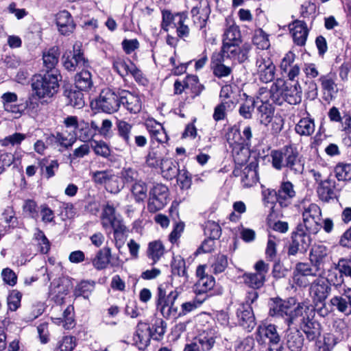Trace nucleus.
Returning <instances> with one entry per match:
<instances>
[{
	"mask_svg": "<svg viewBox=\"0 0 351 351\" xmlns=\"http://www.w3.org/2000/svg\"><path fill=\"white\" fill-rule=\"evenodd\" d=\"M206 295L201 298H195L191 301L186 302L182 304L181 310L179 312V316H184L189 313L197 308L206 300Z\"/></svg>",
	"mask_w": 351,
	"mask_h": 351,
	"instance_id": "nucleus-45",
	"label": "nucleus"
},
{
	"mask_svg": "<svg viewBox=\"0 0 351 351\" xmlns=\"http://www.w3.org/2000/svg\"><path fill=\"white\" fill-rule=\"evenodd\" d=\"M324 274V269H322L315 263H298L296 264L293 271V281L299 287H306L308 285L306 279L308 276L319 277Z\"/></svg>",
	"mask_w": 351,
	"mask_h": 351,
	"instance_id": "nucleus-10",
	"label": "nucleus"
},
{
	"mask_svg": "<svg viewBox=\"0 0 351 351\" xmlns=\"http://www.w3.org/2000/svg\"><path fill=\"white\" fill-rule=\"evenodd\" d=\"M152 335V330L149 325L140 322L137 325L134 340L139 349L143 350L149 346Z\"/></svg>",
	"mask_w": 351,
	"mask_h": 351,
	"instance_id": "nucleus-17",
	"label": "nucleus"
},
{
	"mask_svg": "<svg viewBox=\"0 0 351 351\" xmlns=\"http://www.w3.org/2000/svg\"><path fill=\"white\" fill-rule=\"evenodd\" d=\"M160 167L163 174V177L169 180L176 178L180 171L178 163L168 158L162 160L161 166Z\"/></svg>",
	"mask_w": 351,
	"mask_h": 351,
	"instance_id": "nucleus-32",
	"label": "nucleus"
},
{
	"mask_svg": "<svg viewBox=\"0 0 351 351\" xmlns=\"http://www.w3.org/2000/svg\"><path fill=\"white\" fill-rule=\"evenodd\" d=\"M152 330V338L156 340L160 339L165 334L166 324L162 320H158L151 328Z\"/></svg>",
	"mask_w": 351,
	"mask_h": 351,
	"instance_id": "nucleus-61",
	"label": "nucleus"
},
{
	"mask_svg": "<svg viewBox=\"0 0 351 351\" xmlns=\"http://www.w3.org/2000/svg\"><path fill=\"white\" fill-rule=\"evenodd\" d=\"M238 322L243 328L250 331L256 325L252 308L248 304H241L237 311Z\"/></svg>",
	"mask_w": 351,
	"mask_h": 351,
	"instance_id": "nucleus-16",
	"label": "nucleus"
},
{
	"mask_svg": "<svg viewBox=\"0 0 351 351\" xmlns=\"http://www.w3.org/2000/svg\"><path fill=\"white\" fill-rule=\"evenodd\" d=\"M168 187L162 183L155 184L149 192L147 210L152 213L162 209L167 204Z\"/></svg>",
	"mask_w": 351,
	"mask_h": 351,
	"instance_id": "nucleus-11",
	"label": "nucleus"
},
{
	"mask_svg": "<svg viewBox=\"0 0 351 351\" xmlns=\"http://www.w3.org/2000/svg\"><path fill=\"white\" fill-rule=\"evenodd\" d=\"M117 129L118 136L123 141L125 145L130 149L134 148V145L143 147L147 145V141L145 136L142 135H134V143L132 140V125L123 120L117 121Z\"/></svg>",
	"mask_w": 351,
	"mask_h": 351,
	"instance_id": "nucleus-13",
	"label": "nucleus"
},
{
	"mask_svg": "<svg viewBox=\"0 0 351 351\" xmlns=\"http://www.w3.org/2000/svg\"><path fill=\"white\" fill-rule=\"evenodd\" d=\"M73 59L75 60V65H78L79 67H87L88 66V61L85 58L83 51L78 47L76 48V45L73 46Z\"/></svg>",
	"mask_w": 351,
	"mask_h": 351,
	"instance_id": "nucleus-60",
	"label": "nucleus"
},
{
	"mask_svg": "<svg viewBox=\"0 0 351 351\" xmlns=\"http://www.w3.org/2000/svg\"><path fill=\"white\" fill-rule=\"evenodd\" d=\"M256 339L259 343H267L269 351H282L280 337L274 324L259 326L256 330Z\"/></svg>",
	"mask_w": 351,
	"mask_h": 351,
	"instance_id": "nucleus-8",
	"label": "nucleus"
},
{
	"mask_svg": "<svg viewBox=\"0 0 351 351\" xmlns=\"http://www.w3.org/2000/svg\"><path fill=\"white\" fill-rule=\"evenodd\" d=\"M75 346V338L71 336H66L59 341L56 351H73Z\"/></svg>",
	"mask_w": 351,
	"mask_h": 351,
	"instance_id": "nucleus-59",
	"label": "nucleus"
},
{
	"mask_svg": "<svg viewBox=\"0 0 351 351\" xmlns=\"http://www.w3.org/2000/svg\"><path fill=\"white\" fill-rule=\"evenodd\" d=\"M110 249L109 247H104L98 251L95 257L92 260L93 265L98 270L106 268L110 263Z\"/></svg>",
	"mask_w": 351,
	"mask_h": 351,
	"instance_id": "nucleus-34",
	"label": "nucleus"
},
{
	"mask_svg": "<svg viewBox=\"0 0 351 351\" xmlns=\"http://www.w3.org/2000/svg\"><path fill=\"white\" fill-rule=\"evenodd\" d=\"M334 171L338 181H351V163L338 162Z\"/></svg>",
	"mask_w": 351,
	"mask_h": 351,
	"instance_id": "nucleus-37",
	"label": "nucleus"
},
{
	"mask_svg": "<svg viewBox=\"0 0 351 351\" xmlns=\"http://www.w3.org/2000/svg\"><path fill=\"white\" fill-rule=\"evenodd\" d=\"M275 71L276 66L269 59H262L258 65L259 80L263 83L271 82L275 77Z\"/></svg>",
	"mask_w": 351,
	"mask_h": 351,
	"instance_id": "nucleus-27",
	"label": "nucleus"
},
{
	"mask_svg": "<svg viewBox=\"0 0 351 351\" xmlns=\"http://www.w3.org/2000/svg\"><path fill=\"white\" fill-rule=\"evenodd\" d=\"M177 14L178 13L173 14L169 10H166L162 12V21L161 23V27L164 31L168 32V27L171 25H173L174 27H177L178 23L176 22V18L179 19V16Z\"/></svg>",
	"mask_w": 351,
	"mask_h": 351,
	"instance_id": "nucleus-51",
	"label": "nucleus"
},
{
	"mask_svg": "<svg viewBox=\"0 0 351 351\" xmlns=\"http://www.w3.org/2000/svg\"><path fill=\"white\" fill-rule=\"evenodd\" d=\"M319 81L321 83L322 88L324 90L327 91L329 93H332L335 92V88L337 86L335 81L327 75H322L319 78Z\"/></svg>",
	"mask_w": 351,
	"mask_h": 351,
	"instance_id": "nucleus-63",
	"label": "nucleus"
},
{
	"mask_svg": "<svg viewBox=\"0 0 351 351\" xmlns=\"http://www.w3.org/2000/svg\"><path fill=\"white\" fill-rule=\"evenodd\" d=\"M272 193L276 196V201L282 206L283 201L293 197L295 192L293 190V184L290 181L282 182L278 191H269V194Z\"/></svg>",
	"mask_w": 351,
	"mask_h": 351,
	"instance_id": "nucleus-26",
	"label": "nucleus"
},
{
	"mask_svg": "<svg viewBox=\"0 0 351 351\" xmlns=\"http://www.w3.org/2000/svg\"><path fill=\"white\" fill-rule=\"evenodd\" d=\"M56 21L58 30L62 35H69L75 27L71 14L66 10L57 14Z\"/></svg>",
	"mask_w": 351,
	"mask_h": 351,
	"instance_id": "nucleus-20",
	"label": "nucleus"
},
{
	"mask_svg": "<svg viewBox=\"0 0 351 351\" xmlns=\"http://www.w3.org/2000/svg\"><path fill=\"white\" fill-rule=\"evenodd\" d=\"M165 252V247L162 243H149L147 256L153 261L152 264H155L164 255Z\"/></svg>",
	"mask_w": 351,
	"mask_h": 351,
	"instance_id": "nucleus-41",
	"label": "nucleus"
},
{
	"mask_svg": "<svg viewBox=\"0 0 351 351\" xmlns=\"http://www.w3.org/2000/svg\"><path fill=\"white\" fill-rule=\"evenodd\" d=\"M132 66H136L134 63L128 60V62L122 59H118L113 62L112 67L121 76L131 74Z\"/></svg>",
	"mask_w": 351,
	"mask_h": 351,
	"instance_id": "nucleus-42",
	"label": "nucleus"
},
{
	"mask_svg": "<svg viewBox=\"0 0 351 351\" xmlns=\"http://www.w3.org/2000/svg\"><path fill=\"white\" fill-rule=\"evenodd\" d=\"M48 163V160L43 158L38 161V167L40 169V174L47 179H49L55 176V171L59 168V163L57 160H51Z\"/></svg>",
	"mask_w": 351,
	"mask_h": 351,
	"instance_id": "nucleus-35",
	"label": "nucleus"
},
{
	"mask_svg": "<svg viewBox=\"0 0 351 351\" xmlns=\"http://www.w3.org/2000/svg\"><path fill=\"white\" fill-rule=\"evenodd\" d=\"M243 96L245 97V100L242 104H241L239 112L244 119H250L252 117V112L255 108L256 101L254 97L247 95L246 93H244Z\"/></svg>",
	"mask_w": 351,
	"mask_h": 351,
	"instance_id": "nucleus-40",
	"label": "nucleus"
},
{
	"mask_svg": "<svg viewBox=\"0 0 351 351\" xmlns=\"http://www.w3.org/2000/svg\"><path fill=\"white\" fill-rule=\"evenodd\" d=\"M271 157L272 166L276 170L286 167L294 174H302L304 171L302 156H300L298 148L292 144L285 145L280 149L272 150Z\"/></svg>",
	"mask_w": 351,
	"mask_h": 351,
	"instance_id": "nucleus-2",
	"label": "nucleus"
},
{
	"mask_svg": "<svg viewBox=\"0 0 351 351\" xmlns=\"http://www.w3.org/2000/svg\"><path fill=\"white\" fill-rule=\"evenodd\" d=\"M60 55V50L58 46H53L43 52V66L45 72L60 75V71L56 69L59 62Z\"/></svg>",
	"mask_w": 351,
	"mask_h": 351,
	"instance_id": "nucleus-14",
	"label": "nucleus"
},
{
	"mask_svg": "<svg viewBox=\"0 0 351 351\" xmlns=\"http://www.w3.org/2000/svg\"><path fill=\"white\" fill-rule=\"evenodd\" d=\"M95 289V282L83 280L77 284L74 289L73 294L77 297H82L88 300Z\"/></svg>",
	"mask_w": 351,
	"mask_h": 351,
	"instance_id": "nucleus-36",
	"label": "nucleus"
},
{
	"mask_svg": "<svg viewBox=\"0 0 351 351\" xmlns=\"http://www.w3.org/2000/svg\"><path fill=\"white\" fill-rule=\"evenodd\" d=\"M121 178L124 184H133L138 180V173L133 168L124 167L121 172Z\"/></svg>",
	"mask_w": 351,
	"mask_h": 351,
	"instance_id": "nucleus-54",
	"label": "nucleus"
},
{
	"mask_svg": "<svg viewBox=\"0 0 351 351\" xmlns=\"http://www.w3.org/2000/svg\"><path fill=\"white\" fill-rule=\"evenodd\" d=\"M61 75L45 72L36 74L32 78V88L38 98L51 97L58 93Z\"/></svg>",
	"mask_w": 351,
	"mask_h": 351,
	"instance_id": "nucleus-6",
	"label": "nucleus"
},
{
	"mask_svg": "<svg viewBox=\"0 0 351 351\" xmlns=\"http://www.w3.org/2000/svg\"><path fill=\"white\" fill-rule=\"evenodd\" d=\"M176 178L177 182L182 190H187L191 188L192 177L191 174L186 169L180 170Z\"/></svg>",
	"mask_w": 351,
	"mask_h": 351,
	"instance_id": "nucleus-50",
	"label": "nucleus"
},
{
	"mask_svg": "<svg viewBox=\"0 0 351 351\" xmlns=\"http://www.w3.org/2000/svg\"><path fill=\"white\" fill-rule=\"evenodd\" d=\"M215 285V280L213 276H205L199 278L193 287V291L197 295L206 293L211 290Z\"/></svg>",
	"mask_w": 351,
	"mask_h": 351,
	"instance_id": "nucleus-33",
	"label": "nucleus"
},
{
	"mask_svg": "<svg viewBox=\"0 0 351 351\" xmlns=\"http://www.w3.org/2000/svg\"><path fill=\"white\" fill-rule=\"evenodd\" d=\"M35 92L29 93L27 98H21L19 101L21 102L22 106H23L24 112L25 110L34 111L36 110L39 106V99Z\"/></svg>",
	"mask_w": 351,
	"mask_h": 351,
	"instance_id": "nucleus-47",
	"label": "nucleus"
},
{
	"mask_svg": "<svg viewBox=\"0 0 351 351\" xmlns=\"http://www.w3.org/2000/svg\"><path fill=\"white\" fill-rule=\"evenodd\" d=\"M243 279L246 285L254 289L262 287L265 281V277L256 273H245Z\"/></svg>",
	"mask_w": 351,
	"mask_h": 351,
	"instance_id": "nucleus-39",
	"label": "nucleus"
},
{
	"mask_svg": "<svg viewBox=\"0 0 351 351\" xmlns=\"http://www.w3.org/2000/svg\"><path fill=\"white\" fill-rule=\"evenodd\" d=\"M179 19L177 21V27H176L177 35L179 38L187 37L189 34V28L188 25H184V21L187 19V15L184 12H178Z\"/></svg>",
	"mask_w": 351,
	"mask_h": 351,
	"instance_id": "nucleus-52",
	"label": "nucleus"
},
{
	"mask_svg": "<svg viewBox=\"0 0 351 351\" xmlns=\"http://www.w3.org/2000/svg\"><path fill=\"white\" fill-rule=\"evenodd\" d=\"M320 215L321 209L316 204H311L307 208H305L302 213L304 224H298L295 230L292 232V241H305V237H307L308 241H311V239L306 233L308 225H311L310 219L317 224L320 220Z\"/></svg>",
	"mask_w": 351,
	"mask_h": 351,
	"instance_id": "nucleus-7",
	"label": "nucleus"
},
{
	"mask_svg": "<svg viewBox=\"0 0 351 351\" xmlns=\"http://www.w3.org/2000/svg\"><path fill=\"white\" fill-rule=\"evenodd\" d=\"M147 191L146 184L141 180H137L132 184L131 191L137 202L143 201L146 197Z\"/></svg>",
	"mask_w": 351,
	"mask_h": 351,
	"instance_id": "nucleus-49",
	"label": "nucleus"
},
{
	"mask_svg": "<svg viewBox=\"0 0 351 351\" xmlns=\"http://www.w3.org/2000/svg\"><path fill=\"white\" fill-rule=\"evenodd\" d=\"M121 105L131 113L136 114L141 109L140 99L126 90H120L119 106Z\"/></svg>",
	"mask_w": 351,
	"mask_h": 351,
	"instance_id": "nucleus-19",
	"label": "nucleus"
},
{
	"mask_svg": "<svg viewBox=\"0 0 351 351\" xmlns=\"http://www.w3.org/2000/svg\"><path fill=\"white\" fill-rule=\"evenodd\" d=\"M227 53H223L221 51L216 56L213 55L211 58L213 64V74L218 78H222L228 76L232 71L231 67L226 66L223 62Z\"/></svg>",
	"mask_w": 351,
	"mask_h": 351,
	"instance_id": "nucleus-21",
	"label": "nucleus"
},
{
	"mask_svg": "<svg viewBox=\"0 0 351 351\" xmlns=\"http://www.w3.org/2000/svg\"><path fill=\"white\" fill-rule=\"evenodd\" d=\"M310 261L324 269L325 264L329 261L328 249L322 244H315L311 250Z\"/></svg>",
	"mask_w": 351,
	"mask_h": 351,
	"instance_id": "nucleus-24",
	"label": "nucleus"
},
{
	"mask_svg": "<svg viewBox=\"0 0 351 351\" xmlns=\"http://www.w3.org/2000/svg\"><path fill=\"white\" fill-rule=\"evenodd\" d=\"M75 88L85 92L89 91L93 86L92 76L88 70H82L75 76Z\"/></svg>",
	"mask_w": 351,
	"mask_h": 351,
	"instance_id": "nucleus-30",
	"label": "nucleus"
},
{
	"mask_svg": "<svg viewBox=\"0 0 351 351\" xmlns=\"http://www.w3.org/2000/svg\"><path fill=\"white\" fill-rule=\"evenodd\" d=\"M205 236L211 241L217 240L221 234V228L215 222H208L204 230Z\"/></svg>",
	"mask_w": 351,
	"mask_h": 351,
	"instance_id": "nucleus-46",
	"label": "nucleus"
},
{
	"mask_svg": "<svg viewBox=\"0 0 351 351\" xmlns=\"http://www.w3.org/2000/svg\"><path fill=\"white\" fill-rule=\"evenodd\" d=\"M67 293L68 290L63 285L58 284L56 286L51 285L50 287L49 294L52 299L58 304H61L63 302Z\"/></svg>",
	"mask_w": 351,
	"mask_h": 351,
	"instance_id": "nucleus-48",
	"label": "nucleus"
},
{
	"mask_svg": "<svg viewBox=\"0 0 351 351\" xmlns=\"http://www.w3.org/2000/svg\"><path fill=\"white\" fill-rule=\"evenodd\" d=\"M335 184V181L329 178L319 182L317 187V193L322 201L328 202L333 198Z\"/></svg>",
	"mask_w": 351,
	"mask_h": 351,
	"instance_id": "nucleus-29",
	"label": "nucleus"
},
{
	"mask_svg": "<svg viewBox=\"0 0 351 351\" xmlns=\"http://www.w3.org/2000/svg\"><path fill=\"white\" fill-rule=\"evenodd\" d=\"M90 147L97 156L108 158L111 154L108 145L103 141L93 140L90 141Z\"/></svg>",
	"mask_w": 351,
	"mask_h": 351,
	"instance_id": "nucleus-43",
	"label": "nucleus"
},
{
	"mask_svg": "<svg viewBox=\"0 0 351 351\" xmlns=\"http://www.w3.org/2000/svg\"><path fill=\"white\" fill-rule=\"evenodd\" d=\"M83 90L79 89L69 88L67 86H64L63 95L67 98L68 104L74 108L80 109L85 105Z\"/></svg>",
	"mask_w": 351,
	"mask_h": 351,
	"instance_id": "nucleus-28",
	"label": "nucleus"
},
{
	"mask_svg": "<svg viewBox=\"0 0 351 351\" xmlns=\"http://www.w3.org/2000/svg\"><path fill=\"white\" fill-rule=\"evenodd\" d=\"M169 285L167 283L161 284L158 287L156 300L158 309L162 305H165V304H166L167 301L169 300V294L167 295V289Z\"/></svg>",
	"mask_w": 351,
	"mask_h": 351,
	"instance_id": "nucleus-56",
	"label": "nucleus"
},
{
	"mask_svg": "<svg viewBox=\"0 0 351 351\" xmlns=\"http://www.w3.org/2000/svg\"><path fill=\"white\" fill-rule=\"evenodd\" d=\"M302 90L298 81L289 82L278 78L270 88V98L276 104L286 101L291 105L302 101Z\"/></svg>",
	"mask_w": 351,
	"mask_h": 351,
	"instance_id": "nucleus-3",
	"label": "nucleus"
},
{
	"mask_svg": "<svg viewBox=\"0 0 351 351\" xmlns=\"http://www.w3.org/2000/svg\"><path fill=\"white\" fill-rule=\"evenodd\" d=\"M295 132L301 136H310L315 130L314 121L310 118H303L300 120L295 128Z\"/></svg>",
	"mask_w": 351,
	"mask_h": 351,
	"instance_id": "nucleus-38",
	"label": "nucleus"
},
{
	"mask_svg": "<svg viewBox=\"0 0 351 351\" xmlns=\"http://www.w3.org/2000/svg\"><path fill=\"white\" fill-rule=\"evenodd\" d=\"M25 138L26 135L25 134L15 132L13 134L9 135L5 137L3 139H1L0 142L2 146L6 147L10 145L14 146L20 145L21 142L25 139Z\"/></svg>",
	"mask_w": 351,
	"mask_h": 351,
	"instance_id": "nucleus-55",
	"label": "nucleus"
},
{
	"mask_svg": "<svg viewBox=\"0 0 351 351\" xmlns=\"http://www.w3.org/2000/svg\"><path fill=\"white\" fill-rule=\"evenodd\" d=\"M100 220L103 228L112 241H123L128 239L130 242L135 241L136 237L130 238L129 228L125 224L121 215L117 213L112 204L108 202L104 205Z\"/></svg>",
	"mask_w": 351,
	"mask_h": 351,
	"instance_id": "nucleus-1",
	"label": "nucleus"
},
{
	"mask_svg": "<svg viewBox=\"0 0 351 351\" xmlns=\"http://www.w3.org/2000/svg\"><path fill=\"white\" fill-rule=\"evenodd\" d=\"M304 332L309 341H313L321 335L320 325L317 322H308L304 327Z\"/></svg>",
	"mask_w": 351,
	"mask_h": 351,
	"instance_id": "nucleus-44",
	"label": "nucleus"
},
{
	"mask_svg": "<svg viewBox=\"0 0 351 351\" xmlns=\"http://www.w3.org/2000/svg\"><path fill=\"white\" fill-rule=\"evenodd\" d=\"M114 176L108 171H97L92 174V180L97 184H106L112 181Z\"/></svg>",
	"mask_w": 351,
	"mask_h": 351,
	"instance_id": "nucleus-53",
	"label": "nucleus"
},
{
	"mask_svg": "<svg viewBox=\"0 0 351 351\" xmlns=\"http://www.w3.org/2000/svg\"><path fill=\"white\" fill-rule=\"evenodd\" d=\"M252 47L250 43H245L239 48L233 47L229 50V56L226 55V58H233L237 60L239 63L242 64L248 59V54Z\"/></svg>",
	"mask_w": 351,
	"mask_h": 351,
	"instance_id": "nucleus-31",
	"label": "nucleus"
},
{
	"mask_svg": "<svg viewBox=\"0 0 351 351\" xmlns=\"http://www.w3.org/2000/svg\"><path fill=\"white\" fill-rule=\"evenodd\" d=\"M228 266V260L225 255L219 254L215 258V261L212 263L211 267L213 272L217 274L225 271Z\"/></svg>",
	"mask_w": 351,
	"mask_h": 351,
	"instance_id": "nucleus-58",
	"label": "nucleus"
},
{
	"mask_svg": "<svg viewBox=\"0 0 351 351\" xmlns=\"http://www.w3.org/2000/svg\"><path fill=\"white\" fill-rule=\"evenodd\" d=\"M172 280L175 281L179 278V282L184 285L189 279V276L186 270V264L184 259L179 257L176 258L171 264Z\"/></svg>",
	"mask_w": 351,
	"mask_h": 351,
	"instance_id": "nucleus-25",
	"label": "nucleus"
},
{
	"mask_svg": "<svg viewBox=\"0 0 351 351\" xmlns=\"http://www.w3.org/2000/svg\"><path fill=\"white\" fill-rule=\"evenodd\" d=\"M254 346V340L252 337H247L240 340L235 347L236 351H251Z\"/></svg>",
	"mask_w": 351,
	"mask_h": 351,
	"instance_id": "nucleus-64",
	"label": "nucleus"
},
{
	"mask_svg": "<svg viewBox=\"0 0 351 351\" xmlns=\"http://www.w3.org/2000/svg\"><path fill=\"white\" fill-rule=\"evenodd\" d=\"M241 33L239 27L237 26L229 27L223 34V44L221 51L223 53H227L229 56V50L239 46L241 41Z\"/></svg>",
	"mask_w": 351,
	"mask_h": 351,
	"instance_id": "nucleus-15",
	"label": "nucleus"
},
{
	"mask_svg": "<svg viewBox=\"0 0 351 351\" xmlns=\"http://www.w3.org/2000/svg\"><path fill=\"white\" fill-rule=\"evenodd\" d=\"M326 304L330 313L337 311L346 315H350L351 288L346 285L340 287L339 293L332 296Z\"/></svg>",
	"mask_w": 351,
	"mask_h": 351,
	"instance_id": "nucleus-12",
	"label": "nucleus"
},
{
	"mask_svg": "<svg viewBox=\"0 0 351 351\" xmlns=\"http://www.w3.org/2000/svg\"><path fill=\"white\" fill-rule=\"evenodd\" d=\"M304 307L303 304H297L294 298L288 300H279L274 301L271 304L269 315L272 317H282L287 325L290 326L302 315Z\"/></svg>",
	"mask_w": 351,
	"mask_h": 351,
	"instance_id": "nucleus-5",
	"label": "nucleus"
},
{
	"mask_svg": "<svg viewBox=\"0 0 351 351\" xmlns=\"http://www.w3.org/2000/svg\"><path fill=\"white\" fill-rule=\"evenodd\" d=\"M293 27L290 29L293 40L298 46H304L306 44L308 35V29L306 22L295 20L293 22Z\"/></svg>",
	"mask_w": 351,
	"mask_h": 351,
	"instance_id": "nucleus-22",
	"label": "nucleus"
},
{
	"mask_svg": "<svg viewBox=\"0 0 351 351\" xmlns=\"http://www.w3.org/2000/svg\"><path fill=\"white\" fill-rule=\"evenodd\" d=\"M120 90L115 91L110 88L103 89L95 102H91V106L106 113L117 111L119 108Z\"/></svg>",
	"mask_w": 351,
	"mask_h": 351,
	"instance_id": "nucleus-9",
	"label": "nucleus"
},
{
	"mask_svg": "<svg viewBox=\"0 0 351 351\" xmlns=\"http://www.w3.org/2000/svg\"><path fill=\"white\" fill-rule=\"evenodd\" d=\"M24 212L35 220L39 218V210L36 202L33 199H27L23 206Z\"/></svg>",
	"mask_w": 351,
	"mask_h": 351,
	"instance_id": "nucleus-57",
	"label": "nucleus"
},
{
	"mask_svg": "<svg viewBox=\"0 0 351 351\" xmlns=\"http://www.w3.org/2000/svg\"><path fill=\"white\" fill-rule=\"evenodd\" d=\"M178 295L179 293L177 291H171L169 293V300L166 304L158 308L165 318L170 319L180 317L178 307L175 304Z\"/></svg>",
	"mask_w": 351,
	"mask_h": 351,
	"instance_id": "nucleus-23",
	"label": "nucleus"
},
{
	"mask_svg": "<svg viewBox=\"0 0 351 351\" xmlns=\"http://www.w3.org/2000/svg\"><path fill=\"white\" fill-rule=\"evenodd\" d=\"M285 344L291 351H302L304 338L300 330L294 328H289L286 331Z\"/></svg>",
	"mask_w": 351,
	"mask_h": 351,
	"instance_id": "nucleus-18",
	"label": "nucleus"
},
{
	"mask_svg": "<svg viewBox=\"0 0 351 351\" xmlns=\"http://www.w3.org/2000/svg\"><path fill=\"white\" fill-rule=\"evenodd\" d=\"M308 293L312 302L315 305L318 313L322 317L327 316L330 311L327 307L326 300L331 292V284L329 280L322 274L308 283Z\"/></svg>",
	"mask_w": 351,
	"mask_h": 351,
	"instance_id": "nucleus-4",
	"label": "nucleus"
},
{
	"mask_svg": "<svg viewBox=\"0 0 351 351\" xmlns=\"http://www.w3.org/2000/svg\"><path fill=\"white\" fill-rule=\"evenodd\" d=\"M166 158L161 157L156 152L150 151L146 157V163L150 167H158L161 166L162 160Z\"/></svg>",
	"mask_w": 351,
	"mask_h": 351,
	"instance_id": "nucleus-62",
	"label": "nucleus"
}]
</instances>
